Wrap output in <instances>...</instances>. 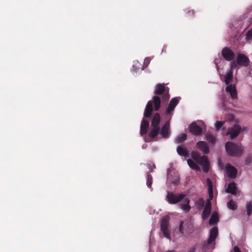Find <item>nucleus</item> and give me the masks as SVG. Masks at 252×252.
I'll return each mask as SVG.
<instances>
[{"instance_id": "obj_29", "label": "nucleus", "mask_w": 252, "mask_h": 252, "mask_svg": "<svg viewBox=\"0 0 252 252\" xmlns=\"http://www.w3.org/2000/svg\"><path fill=\"white\" fill-rule=\"evenodd\" d=\"M205 137H206V140H207L208 141H209L213 144L215 143V142L216 141V138L213 135H211V134L207 133Z\"/></svg>"}, {"instance_id": "obj_28", "label": "nucleus", "mask_w": 252, "mask_h": 252, "mask_svg": "<svg viewBox=\"0 0 252 252\" xmlns=\"http://www.w3.org/2000/svg\"><path fill=\"white\" fill-rule=\"evenodd\" d=\"M227 206L229 209H231L232 210H235L237 208L236 203L232 200H230L227 203Z\"/></svg>"}, {"instance_id": "obj_42", "label": "nucleus", "mask_w": 252, "mask_h": 252, "mask_svg": "<svg viewBox=\"0 0 252 252\" xmlns=\"http://www.w3.org/2000/svg\"><path fill=\"white\" fill-rule=\"evenodd\" d=\"M219 166H220V167L221 168H222V165L221 164V163H220V162H219Z\"/></svg>"}, {"instance_id": "obj_36", "label": "nucleus", "mask_w": 252, "mask_h": 252, "mask_svg": "<svg viewBox=\"0 0 252 252\" xmlns=\"http://www.w3.org/2000/svg\"><path fill=\"white\" fill-rule=\"evenodd\" d=\"M183 223H184L183 221H181L180 226H179L180 232L182 233H183Z\"/></svg>"}, {"instance_id": "obj_25", "label": "nucleus", "mask_w": 252, "mask_h": 252, "mask_svg": "<svg viewBox=\"0 0 252 252\" xmlns=\"http://www.w3.org/2000/svg\"><path fill=\"white\" fill-rule=\"evenodd\" d=\"M187 139V135L185 133H182L179 135L175 139L176 142L177 143H180L184 141H185Z\"/></svg>"}, {"instance_id": "obj_18", "label": "nucleus", "mask_w": 252, "mask_h": 252, "mask_svg": "<svg viewBox=\"0 0 252 252\" xmlns=\"http://www.w3.org/2000/svg\"><path fill=\"white\" fill-rule=\"evenodd\" d=\"M149 123L148 121L143 119L141 124L140 126V134L141 135L145 134L147 132V129L149 127Z\"/></svg>"}, {"instance_id": "obj_24", "label": "nucleus", "mask_w": 252, "mask_h": 252, "mask_svg": "<svg viewBox=\"0 0 252 252\" xmlns=\"http://www.w3.org/2000/svg\"><path fill=\"white\" fill-rule=\"evenodd\" d=\"M177 151L180 156L186 157L188 155V153L186 149L183 146H179L177 148Z\"/></svg>"}, {"instance_id": "obj_8", "label": "nucleus", "mask_w": 252, "mask_h": 252, "mask_svg": "<svg viewBox=\"0 0 252 252\" xmlns=\"http://www.w3.org/2000/svg\"><path fill=\"white\" fill-rule=\"evenodd\" d=\"M241 130V126L238 125H235L228 129L226 135H229L230 138L233 139L238 135Z\"/></svg>"}, {"instance_id": "obj_7", "label": "nucleus", "mask_w": 252, "mask_h": 252, "mask_svg": "<svg viewBox=\"0 0 252 252\" xmlns=\"http://www.w3.org/2000/svg\"><path fill=\"white\" fill-rule=\"evenodd\" d=\"M185 197L184 194H174L172 192H168L167 195V199L168 202L172 204H176L182 200Z\"/></svg>"}, {"instance_id": "obj_40", "label": "nucleus", "mask_w": 252, "mask_h": 252, "mask_svg": "<svg viewBox=\"0 0 252 252\" xmlns=\"http://www.w3.org/2000/svg\"><path fill=\"white\" fill-rule=\"evenodd\" d=\"M241 130H242V131H247V128H246V127H244V128H243L242 129H241Z\"/></svg>"}, {"instance_id": "obj_17", "label": "nucleus", "mask_w": 252, "mask_h": 252, "mask_svg": "<svg viewBox=\"0 0 252 252\" xmlns=\"http://www.w3.org/2000/svg\"><path fill=\"white\" fill-rule=\"evenodd\" d=\"M183 202L179 204L180 208L185 212H188L190 209V207L189 206V200L187 198L183 199Z\"/></svg>"}, {"instance_id": "obj_39", "label": "nucleus", "mask_w": 252, "mask_h": 252, "mask_svg": "<svg viewBox=\"0 0 252 252\" xmlns=\"http://www.w3.org/2000/svg\"><path fill=\"white\" fill-rule=\"evenodd\" d=\"M195 252V248H191L189 252Z\"/></svg>"}, {"instance_id": "obj_26", "label": "nucleus", "mask_w": 252, "mask_h": 252, "mask_svg": "<svg viewBox=\"0 0 252 252\" xmlns=\"http://www.w3.org/2000/svg\"><path fill=\"white\" fill-rule=\"evenodd\" d=\"M158 126H153V128L149 133V136L152 138H154L159 132Z\"/></svg>"}, {"instance_id": "obj_27", "label": "nucleus", "mask_w": 252, "mask_h": 252, "mask_svg": "<svg viewBox=\"0 0 252 252\" xmlns=\"http://www.w3.org/2000/svg\"><path fill=\"white\" fill-rule=\"evenodd\" d=\"M165 90L164 86L161 84H158L157 86L156 89L155 90V94H161L164 92Z\"/></svg>"}, {"instance_id": "obj_10", "label": "nucleus", "mask_w": 252, "mask_h": 252, "mask_svg": "<svg viewBox=\"0 0 252 252\" xmlns=\"http://www.w3.org/2000/svg\"><path fill=\"white\" fill-rule=\"evenodd\" d=\"M167 180L172 183L177 185L179 182V178L177 173L173 169H168L167 173Z\"/></svg>"}, {"instance_id": "obj_11", "label": "nucleus", "mask_w": 252, "mask_h": 252, "mask_svg": "<svg viewBox=\"0 0 252 252\" xmlns=\"http://www.w3.org/2000/svg\"><path fill=\"white\" fill-rule=\"evenodd\" d=\"M221 54L223 57L228 61L232 60L235 56L233 51L227 47H225L222 49Z\"/></svg>"}, {"instance_id": "obj_14", "label": "nucleus", "mask_w": 252, "mask_h": 252, "mask_svg": "<svg viewBox=\"0 0 252 252\" xmlns=\"http://www.w3.org/2000/svg\"><path fill=\"white\" fill-rule=\"evenodd\" d=\"M196 147L204 154L209 153V147L205 141H201L198 142L196 144Z\"/></svg>"}, {"instance_id": "obj_20", "label": "nucleus", "mask_w": 252, "mask_h": 252, "mask_svg": "<svg viewBox=\"0 0 252 252\" xmlns=\"http://www.w3.org/2000/svg\"><path fill=\"white\" fill-rule=\"evenodd\" d=\"M169 133V124L168 123H166L162 127L160 134L162 137H166L168 136Z\"/></svg>"}, {"instance_id": "obj_19", "label": "nucleus", "mask_w": 252, "mask_h": 252, "mask_svg": "<svg viewBox=\"0 0 252 252\" xmlns=\"http://www.w3.org/2000/svg\"><path fill=\"white\" fill-rule=\"evenodd\" d=\"M179 102V99L175 97L171 99L170 104L166 109L167 113L169 114L173 111Z\"/></svg>"}, {"instance_id": "obj_44", "label": "nucleus", "mask_w": 252, "mask_h": 252, "mask_svg": "<svg viewBox=\"0 0 252 252\" xmlns=\"http://www.w3.org/2000/svg\"><path fill=\"white\" fill-rule=\"evenodd\" d=\"M174 252V251H168V252Z\"/></svg>"}, {"instance_id": "obj_16", "label": "nucleus", "mask_w": 252, "mask_h": 252, "mask_svg": "<svg viewBox=\"0 0 252 252\" xmlns=\"http://www.w3.org/2000/svg\"><path fill=\"white\" fill-rule=\"evenodd\" d=\"M226 192L230 193L233 195H236L239 192L236 184L234 182L230 183L226 189Z\"/></svg>"}, {"instance_id": "obj_4", "label": "nucleus", "mask_w": 252, "mask_h": 252, "mask_svg": "<svg viewBox=\"0 0 252 252\" xmlns=\"http://www.w3.org/2000/svg\"><path fill=\"white\" fill-rule=\"evenodd\" d=\"M153 104H154L155 110H158L160 105V99L158 96H154L153 100H150L148 102L144 112L145 117H149L151 116L153 110Z\"/></svg>"}, {"instance_id": "obj_5", "label": "nucleus", "mask_w": 252, "mask_h": 252, "mask_svg": "<svg viewBox=\"0 0 252 252\" xmlns=\"http://www.w3.org/2000/svg\"><path fill=\"white\" fill-rule=\"evenodd\" d=\"M218 235V230L217 227H214L210 231L209 238L207 244L204 245L203 248L205 250L209 249L210 247L211 250L214 249L215 245V239Z\"/></svg>"}, {"instance_id": "obj_9", "label": "nucleus", "mask_w": 252, "mask_h": 252, "mask_svg": "<svg viewBox=\"0 0 252 252\" xmlns=\"http://www.w3.org/2000/svg\"><path fill=\"white\" fill-rule=\"evenodd\" d=\"M169 220V217H165L161 221L160 228L164 236L168 239H170V235L169 231L167 229L168 223Z\"/></svg>"}, {"instance_id": "obj_34", "label": "nucleus", "mask_w": 252, "mask_h": 252, "mask_svg": "<svg viewBox=\"0 0 252 252\" xmlns=\"http://www.w3.org/2000/svg\"><path fill=\"white\" fill-rule=\"evenodd\" d=\"M150 61H151L150 58H146L144 60V64L146 66H148V65L149 64V63L150 62Z\"/></svg>"}, {"instance_id": "obj_22", "label": "nucleus", "mask_w": 252, "mask_h": 252, "mask_svg": "<svg viewBox=\"0 0 252 252\" xmlns=\"http://www.w3.org/2000/svg\"><path fill=\"white\" fill-rule=\"evenodd\" d=\"M219 220V216L217 212H214L209 220V224L214 225L218 222Z\"/></svg>"}, {"instance_id": "obj_1", "label": "nucleus", "mask_w": 252, "mask_h": 252, "mask_svg": "<svg viewBox=\"0 0 252 252\" xmlns=\"http://www.w3.org/2000/svg\"><path fill=\"white\" fill-rule=\"evenodd\" d=\"M191 159L187 160L189 166L192 169L200 171V168L199 164L201 165L203 171L207 173L209 171V161L207 158L204 156L200 157L198 152H193L191 154Z\"/></svg>"}, {"instance_id": "obj_3", "label": "nucleus", "mask_w": 252, "mask_h": 252, "mask_svg": "<svg viewBox=\"0 0 252 252\" xmlns=\"http://www.w3.org/2000/svg\"><path fill=\"white\" fill-rule=\"evenodd\" d=\"M225 149L229 155L233 157L241 156L243 151V148L241 144L236 145L231 142L226 143Z\"/></svg>"}, {"instance_id": "obj_31", "label": "nucleus", "mask_w": 252, "mask_h": 252, "mask_svg": "<svg viewBox=\"0 0 252 252\" xmlns=\"http://www.w3.org/2000/svg\"><path fill=\"white\" fill-rule=\"evenodd\" d=\"M152 184V177L151 175H148L147 177V185L151 187Z\"/></svg>"}, {"instance_id": "obj_6", "label": "nucleus", "mask_w": 252, "mask_h": 252, "mask_svg": "<svg viewBox=\"0 0 252 252\" xmlns=\"http://www.w3.org/2000/svg\"><path fill=\"white\" fill-rule=\"evenodd\" d=\"M199 123V125H201L203 128L205 127L204 124L201 121H198L197 122H192L189 126V131L190 132L194 135H199L202 133V128H201L199 125H198L197 123Z\"/></svg>"}, {"instance_id": "obj_38", "label": "nucleus", "mask_w": 252, "mask_h": 252, "mask_svg": "<svg viewBox=\"0 0 252 252\" xmlns=\"http://www.w3.org/2000/svg\"><path fill=\"white\" fill-rule=\"evenodd\" d=\"M234 252H241L237 247H235L234 248Z\"/></svg>"}, {"instance_id": "obj_2", "label": "nucleus", "mask_w": 252, "mask_h": 252, "mask_svg": "<svg viewBox=\"0 0 252 252\" xmlns=\"http://www.w3.org/2000/svg\"><path fill=\"white\" fill-rule=\"evenodd\" d=\"M207 184L208 187V193L209 197L206 202V204L203 212L202 219L204 220H206L210 214L211 210V203L210 201L213 198V185L210 179H207Z\"/></svg>"}, {"instance_id": "obj_35", "label": "nucleus", "mask_w": 252, "mask_h": 252, "mask_svg": "<svg viewBox=\"0 0 252 252\" xmlns=\"http://www.w3.org/2000/svg\"><path fill=\"white\" fill-rule=\"evenodd\" d=\"M252 161V158L251 156H249L246 159V163L247 164H250Z\"/></svg>"}, {"instance_id": "obj_15", "label": "nucleus", "mask_w": 252, "mask_h": 252, "mask_svg": "<svg viewBox=\"0 0 252 252\" xmlns=\"http://www.w3.org/2000/svg\"><path fill=\"white\" fill-rule=\"evenodd\" d=\"M237 62L240 65L247 66L249 63V60L244 55L239 54L237 58Z\"/></svg>"}, {"instance_id": "obj_12", "label": "nucleus", "mask_w": 252, "mask_h": 252, "mask_svg": "<svg viewBox=\"0 0 252 252\" xmlns=\"http://www.w3.org/2000/svg\"><path fill=\"white\" fill-rule=\"evenodd\" d=\"M225 172L227 176L231 178H235L236 177L237 170L229 164L225 166Z\"/></svg>"}, {"instance_id": "obj_41", "label": "nucleus", "mask_w": 252, "mask_h": 252, "mask_svg": "<svg viewBox=\"0 0 252 252\" xmlns=\"http://www.w3.org/2000/svg\"><path fill=\"white\" fill-rule=\"evenodd\" d=\"M165 97H166V98L167 99H168V98H169V96L168 94H165Z\"/></svg>"}, {"instance_id": "obj_30", "label": "nucleus", "mask_w": 252, "mask_h": 252, "mask_svg": "<svg viewBox=\"0 0 252 252\" xmlns=\"http://www.w3.org/2000/svg\"><path fill=\"white\" fill-rule=\"evenodd\" d=\"M247 214L248 216H250L252 212V203L249 202L246 205Z\"/></svg>"}, {"instance_id": "obj_32", "label": "nucleus", "mask_w": 252, "mask_h": 252, "mask_svg": "<svg viewBox=\"0 0 252 252\" xmlns=\"http://www.w3.org/2000/svg\"><path fill=\"white\" fill-rule=\"evenodd\" d=\"M252 38V28L247 33L246 39L250 40Z\"/></svg>"}, {"instance_id": "obj_23", "label": "nucleus", "mask_w": 252, "mask_h": 252, "mask_svg": "<svg viewBox=\"0 0 252 252\" xmlns=\"http://www.w3.org/2000/svg\"><path fill=\"white\" fill-rule=\"evenodd\" d=\"M160 122V116L158 113H156L152 122V126H158Z\"/></svg>"}, {"instance_id": "obj_33", "label": "nucleus", "mask_w": 252, "mask_h": 252, "mask_svg": "<svg viewBox=\"0 0 252 252\" xmlns=\"http://www.w3.org/2000/svg\"><path fill=\"white\" fill-rule=\"evenodd\" d=\"M223 124H224L223 122H221V121L217 122L215 125L216 129L218 130L223 125Z\"/></svg>"}, {"instance_id": "obj_13", "label": "nucleus", "mask_w": 252, "mask_h": 252, "mask_svg": "<svg viewBox=\"0 0 252 252\" xmlns=\"http://www.w3.org/2000/svg\"><path fill=\"white\" fill-rule=\"evenodd\" d=\"M225 90L226 92L229 94L233 99H234L237 98V91L235 85L231 84H230L226 87Z\"/></svg>"}, {"instance_id": "obj_21", "label": "nucleus", "mask_w": 252, "mask_h": 252, "mask_svg": "<svg viewBox=\"0 0 252 252\" xmlns=\"http://www.w3.org/2000/svg\"><path fill=\"white\" fill-rule=\"evenodd\" d=\"M232 72L231 70H230L224 76V82L227 86L229 85V84L232 82Z\"/></svg>"}, {"instance_id": "obj_43", "label": "nucleus", "mask_w": 252, "mask_h": 252, "mask_svg": "<svg viewBox=\"0 0 252 252\" xmlns=\"http://www.w3.org/2000/svg\"><path fill=\"white\" fill-rule=\"evenodd\" d=\"M214 62H215V64L217 65V64H218V63H217V60H215Z\"/></svg>"}, {"instance_id": "obj_37", "label": "nucleus", "mask_w": 252, "mask_h": 252, "mask_svg": "<svg viewBox=\"0 0 252 252\" xmlns=\"http://www.w3.org/2000/svg\"><path fill=\"white\" fill-rule=\"evenodd\" d=\"M231 69H232L236 66V63L235 62H232L231 63Z\"/></svg>"}]
</instances>
